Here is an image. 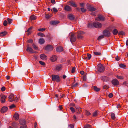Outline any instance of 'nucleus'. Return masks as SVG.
<instances>
[{"mask_svg":"<svg viewBox=\"0 0 128 128\" xmlns=\"http://www.w3.org/2000/svg\"><path fill=\"white\" fill-rule=\"evenodd\" d=\"M104 18L102 15H99L97 17L96 19V20L98 21H104Z\"/></svg>","mask_w":128,"mask_h":128,"instance_id":"12","label":"nucleus"},{"mask_svg":"<svg viewBox=\"0 0 128 128\" xmlns=\"http://www.w3.org/2000/svg\"><path fill=\"white\" fill-rule=\"evenodd\" d=\"M94 90L96 92H99L100 91V89L98 88L96 86H94Z\"/></svg>","mask_w":128,"mask_h":128,"instance_id":"32","label":"nucleus"},{"mask_svg":"<svg viewBox=\"0 0 128 128\" xmlns=\"http://www.w3.org/2000/svg\"><path fill=\"white\" fill-rule=\"evenodd\" d=\"M8 98L9 99V101L10 102H12L14 100L17 101L18 100V98L17 97H16V98H15L14 95L12 94H11L9 96Z\"/></svg>","mask_w":128,"mask_h":128,"instance_id":"2","label":"nucleus"},{"mask_svg":"<svg viewBox=\"0 0 128 128\" xmlns=\"http://www.w3.org/2000/svg\"><path fill=\"white\" fill-rule=\"evenodd\" d=\"M76 108V113L77 114H80L82 112V110H80V108L78 106H76L75 107Z\"/></svg>","mask_w":128,"mask_h":128,"instance_id":"15","label":"nucleus"},{"mask_svg":"<svg viewBox=\"0 0 128 128\" xmlns=\"http://www.w3.org/2000/svg\"><path fill=\"white\" fill-rule=\"evenodd\" d=\"M68 18L70 20H74V15L72 14H70L68 15Z\"/></svg>","mask_w":128,"mask_h":128,"instance_id":"27","label":"nucleus"},{"mask_svg":"<svg viewBox=\"0 0 128 128\" xmlns=\"http://www.w3.org/2000/svg\"><path fill=\"white\" fill-rule=\"evenodd\" d=\"M118 34L119 35L124 36L125 35L124 32L123 31H121L118 33Z\"/></svg>","mask_w":128,"mask_h":128,"instance_id":"40","label":"nucleus"},{"mask_svg":"<svg viewBox=\"0 0 128 128\" xmlns=\"http://www.w3.org/2000/svg\"><path fill=\"white\" fill-rule=\"evenodd\" d=\"M76 72V68H75L73 67L72 68V73L75 72Z\"/></svg>","mask_w":128,"mask_h":128,"instance_id":"53","label":"nucleus"},{"mask_svg":"<svg viewBox=\"0 0 128 128\" xmlns=\"http://www.w3.org/2000/svg\"><path fill=\"white\" fill-rule=\"evenodd\" d=\"M94 55L95 56H99L101 55V53L97 52H94Z\"/></svg>","mask_w":128,"mask_h":128,"instance_id":"37","label":"nucleus"},{"mask_svg":"<svg viewBox=\"0 0 128 128\" xmlns=\"http://www.w3.org/2000/svg\"><path fill=\"white\" fill-rule=\"evenodd\" d=\"M70 110L71 111L72 113L75 112V109L73 107H71L70 108Z\"/></svg>","mask_w":128,"mask_h":128,"instance_id":"49","label":"nucleus"},{"mask_svg":"<svg viewBox=\"0 0 128 128\" xmlns=\"http://www.w3.org/2000/svg\"><path fill=\"white\" fill-rule=\"evenodd\" d=\"M71 36L70 38V41L72 43L74 42L76 40V37L73 33L70 34Z\"/></svg>","mask_w":128,"mask_h":128,"instance_id":"4","label":"nucleus"},{"mask_svg":"<svg viewBox=\"0 0 128 128\" xmlns=\"http://www.w3.org/2000/svg\"><path fill=\"white\" fill-rule=\"evenodd\" d=\"M46 30L45 28H41L38 29V31L40 32H43Z\"/></svg>","mask_w":128,"mask_h":128,"instance_id":"48","label":"nucleus"},{"mask_svg":"<svg viewBox=\"0 0 128 128\" xmlns=\"http://www.w3.org/2000/svg\"><path fill=\"white\" fill-rule=\"evenodd\" d=\"M16 107L15 105L14 104H12L10 106V109H12L13 108H15Z\"/></svg>","mask_w":128,"mask_h":128,"instance_id":"46","label":"nucleus"},{"mask_svg":"<svg viewBox=\"0 0 128 128\" xmlns=\"http://www.w3.org/2000/svg\"><path fill=\"white\" fill-rule=\"evenodd\" d=\"M81 10L82 12H85L86 11V10L83 8H81Z\"/></svg>","mask_w":128,"mask_h":128,"instance_id":"54","label":"nucleus"},{"mask_svg":"<svg viewBox=\"0 0 128 128\" xmlns=\"http://www.w3.org/2000/svg\"><path fill=\"white\" fill-rule=\"evenodd\" d=\"M91 14L93 16H95L96 15V13L95 12H92L91 13Z\"/></svg>","mask_w":128,"mask_h":128,"instance_id":"59","label":"nucleus"},{"mask_svg":"<svg viewBox=\"0 0 128 128\" xmlns=\"http://www.w3.org/2000/svg\"><path fill=\"white\" fill-rule=\"evenodd\" d=\"M82 58L86 61L90 60L92 56H82Z\"/></svg>","mask_w":128,"mask_h":128,"instance_id":"26","label":"nucleus"},{"mask_svg":"<svg viewBox=\"0 0 128 128\" xmlns=\"http://www.w3.org/2000/svg\"><path fill=\"white\" fill-rule=\"evenodd\" d=\"M88 8L91 12H93L96 10V9L94 7H92L91 6L88 4H87Z\"/></svg>","mask_w":128,"mask_h":128,"instance_id":"11","label":"nucleus"},{"mask_svg":"<svg viewBox=\"0 0 128 128\" xmlns=\"http://www.w3.org/2000/svg\"><path fill=\"white\" fill-rule=\"evenodd\" d=\"M44 49L45 50H48V45H46V47L44 48Z\"/></svg>","mask_w":128,"mask_h":128,"instance_id":"62","label":"nucleus"},{"mask_svg":"<svg viewBox=\"0 0 128 128\" xmlns=\"http://www.w3.org/2000/svg\"><path fill=\"white\" fill-rule=\"evenodd\" d=\"M17 124L15 122H13L12 124V126L14 128H16V127Z\"/></svg>","mask_w":128,"mask_h":128,"instance_id":"45","label":"nucleus"},{"mask_svg":"<svg viewBox=\"0 0 128 128\" xmlns=\"http://www.w3.org/2000/svg\"><path fill=\"white\" fill-rule=\"evenodd\" d=\"M40 58L41 59L45 60L47 59V56H40Z\"/></svg>","mask_w":128,"mask_h":128,"instance_id":"44","label":"nucleus"},{"mask_svg":"<svg viewBox=\"0 0 128 128\" xmlns=\"http://www.w3.org/2000/svg\"><path fill=\"white\" fill-rule=\"evenodd\" d=\"M13 118L16 120H18L19 118V116L18 113H16L13 116Z\"/></svg>","mask_w":128,"mask_h":128,"instance_id":"16","label":"nucleus"},{"mask_svg":"<svg viewBox=\"0 0 128 128\" xmlns=\"http://www.w3.org/2000/svg\"><path fill=\"white\" fill-rule=\"evenodd\" d=\"M103 34L104 37H109L110 36V32L108 30H105L103 32Z\"/></svg>","mask_w":128,"mask_h":128,"instance_id":"5","label":"nucleus"},{"mask_svg":"<svg viewBox=\"0 0 128 128\" xmlns=\"http://www.w3.org/2000/svg\"><path fill=\"white\" fill-rule=\"evenodd\" d=\"M112 32L114 35H116L118 33V32L117 30L114 29L113 30Z\"/></svg>","mask_w":128,"mask_h":128,"instance_id":"29","label":"nucleus"},{"mask_svg":"<svg viewBox=\"0 0 128 128\" xmlns=\"http://www.w3.org/2000/svg\"><path fill=\"white\" fill-rule=\"evenodd\" d=\"M83 80L84 81H86V75H84L83 77Z\"/></svg>","mask_w":128,"mask_h":128,"instance_id":"51","label":"nucleus"},{"mask_svg":"<svg viewBox=\"0 0 128 128\" xmlns=\"http://www.w3.org/2000/svg\"><path fill=\"white\" fill-rule=\"evenodd\" d=\"M64 10L67 12H70L72 10V9L70 6H66L64 8Z\"/></svg>","mask_w":128,"mask_h":128,"instance_id":"20","label":"nucleus"},{"mask_svg":"<svg viewBox=\"0 0 128 128\" xmlns=\"http://www.w3.org/2000/svg\"><path fill=\"white\" fill-rule=\"evenodd\" d=\"M20 128H28L27 126H21Z\"/></svg>","mask_w":128,"mask_h":128,"instance_id":"64","label":"nucleus"},{"mask_svg":"<svg viewBox=\"0 0 128 128\" xmlns=\"http://www.w3.org/2000/svg\"><path fill=\"white\" fill-rule=\"evenodd\" d=\"M104 38V35L100 36H99L98 37V40L99 41L100 40Z\"/></svg>","mask_w":128,"mask_h":128,"instance_id":"39","label":"nucleus"},{"mask_svg":"<svg viewBox=\"0 0 128 128\" xmlns=\"http://www.w3.org/2000/svg\"><path fill=\"white\" fill-rule=\"evenodd\" d=\"M27 42L28 43H32L33 42V40L32 39H30L27 40Z\"/></svg>","mask_w":128,"mask_h":128,"instance_id":"47","label":"nucleus"},{"mask_svg":"<svg viewBox=\"0 0 128 128\" xmlns=\"http://www.w3.org/2000/svg\"><path fill=\"white\" fill-rule=\"evenodd\" d=\"M20 124L23 126H27L26 125V121L24 120H21L20 121Z\"/></svg>","mask_w":128,"mask_h":128,"instance_id":"18","label":"nucleus"},{"mask_svg":"<svg viewBox=\"0 0 128 128\" xmlns=\"http://www.w3.org/2000/svg\"><path fill=\"white\" fill-rule=\"evenodd\" d=\"M39 43L41 44H44L45 42V40L42 38H40L39 40Z\"/></svg>","mask_w":128,"mask_h":128,"instance_id":"25","label":"nucleus"},{"mask_svg":"<svg viewBox=\"0 0 128 128\" xmlns=\"http://www.w3.org/2000/svg\"><path fill=\"white\" fill-rule=\"evenodd\" d=\"M58 23V22L56 21H52L50 22V24L52 25H56Z\"/></svg>","mask_w":128,"mask_h":128,"instance_id":"28","label":"nucleus"},{"mask_svg":"<svg viewBox=\"0 0 128 128\" xmlns=\"http://www.w3.org/2000/svg\"><path fill=\"white\" fill-rule=\"evenodd\" d=\"M69 5L71 6L74 8L77 6V5L75 3L72 1H70L69 2Z\"/></svg>","mask_w":128,"mask_h":128,"instance_id":"19","label":"nucleus"},{"mask_svg":"<svg viewBox=\"0 0 128 128\" xmlns=\"http://www.w3.org/2000/svg\"><path fill=\"white\" fill-rule=\"evenodd\" d=\"M6 96L3 95L1 98V102L2 103H4L6 102L5 99L7 98Z\"/></svg>","mask_w":128,"mask_h":128,"instance_id":"14","label":"nucleus"},{"mask_svg":"<svg viewBox=\"0 0 128 128\" xmlns=\"http://www.w3.org/2000/svg\"><path fill=\"white\" fill-rule=\"evenodd\" d=\"M119 66L120 68H125L126 67V65H124L123 64H120L119 65Z\"/></svg>","mask_w":128,"mask_h":128,"instance_id":"42","label":"nucleus"},{"mask_svg":"<svg viewBox=\"0 0 128 128\" xmlns=\"http://www.w3.org/2000/svg\"><path fill=\"white\" fill-rule=\"evenodd\" d=\"M54 47L52 46L48 45V52L52 50Z\"/></svg>","mask_w":128,"mask_h":128,"instance_id":"31","label":"nucleus"},{"mask_svg":"<svg viewBox=\"0 0 128 128\" xmlns=\"http://www.w3.org/2000/svg\"><path fill=\"white\" fill-rule=\"evenodd\" d=\"M39 62L42 66H44L45 65V63L44 62L41 61H39Z\"/></svg>","mask_w":128,"mask_h":128,"instance_id":"50","label":"nucleus"},{"mask_svg":"<svg viewBox=\"0 0 128 128\" xmlns=\"http://www.w3.org/2000/svg\"><path fill=\"white\" fill-rule=\"evenodd\" d=\"M26 51L27 52H29L31 54L35 53L36 52L34 51L32 48L30 47H28L26 49Z\"/></svg>","mask_w":128,"mask_h":128,"instance_id":"10","label":"nucleus"},{"mask_svg":"<svg viewBox=\"0 0 128 128\" xmlns=\"http://www.w3.org/2000/svg\"><path fill=\"white\" fill-rule=\"evenodd\" d=\"M117 78L120 80H123V78L122 76H117Z\"/></svg>","mask_w":128,"mask_h":128,"instance_id":"61","label":"nucleus"},{"mask_svg":"<svg viewBox=\"0 0 128 128\" xmlns=\"http://www.w3.org/2000/svg\"><path fill=\"white\" fill-rule=\"evenodd\" d=\"M8 34L7 32L4 31L0 33V36L1 37H3L6 35Z\"/></svg>","mask_w":128,"mask_h":128,"instance_id":"22","label":"nucleus"},{"mask_svg":"<svg viewBox=\"0 0 128 128\" xmlns=\"http://www.w3.org/2000/svg\"><path fill=\"white\" fill-rule=\"evenodd\" d=\"M52 80L53 81H56L57 82H60L59 76L57 75H52Z\"/></svg>","mask_w":128,"mask_h":128,"instance_id":"3","label":"nucleus"},{"mask_svg":"<svg viewBox=\"0 0 128 128\" xmlns=\"http://www.w3.org/2000/svg\"><path fill=\"white\" fill-rule=\"evenodd\" d=\"M6 90V88L5 87L3 86L1 90L2 92H4L5 90Z\"/></svg>","mask_w":128,"mask_h":128,"instance_id":"58","label":"nucleus"},{"mask_svg":"<svg viewBox=\"0 0 128 128\" xmlns=\"http://www.w3.org/2000/svg\"><path fill=\"white\" fill-rule=\"evenodd\" d=\"M53 10L54 12H56L58 11L57 9L56 8H53Z\"/></svg>","mask_w":128,"mask_h":128,"instance_id":"56","label":"nucleus"},{"mask_svg":"<svg viewBox=\"0 0 128 128\" xmlns=\"http://www.w3.org/2000/svg\"><path fill=\"white\" fill-rule=\"evenodd\" d=\"M8 24V22L7 20H5L4 21L3 23V25L4 26H6Z\"/></svg>","mask_w":128,"mask_h":128,"instance_id":"43","label":"nucleus"},{"mask_svg":"<svg viewBox=\"0 0 128 128\" xmlns=\"http://www.w3.org/2000/svg\"><path fill=\"white\" fill-rule=\"evenodd\" d=\"M32 46L34 50H38V48L36 45L34 44H32Z\"/></svg>","mask_w":128,"mask_h":128,"instance_id":"30","label":"nucleus"},{"mask_svg":"<svg viewBox=\"0 0 128 128\" xmlns=\"http://www.w3.org/2000/svg\"><path fill=\"white\" fill-rule=\"evenodd\" d=\"M92 126L89 124H86L84 126V128H91Z\"/></svg>","mask_w":128,"mask_h":128,"instance_id":"33","label":"nucleus"},{"mask_svg":"<svg viewBox=\"0 0 128 128\" xmlns=\"http://www.w3.org/2000/svg\"><path fill=\"white\" fill-rule=\"evenodd\" d=\"M113 94L112 93H110L109 94L108 97L110 98H111L113 97Z\"/></svg>","mask_w":128,"mask_h":128,"instance_id":"60","label":"nucleus"},{"mask_svg":"<svg viewBox=\"0 0 128 128\" xmlns=\"http://www.w3.org/2000/svg\"><path fill=\"white\" fill-rule=\"evenodd\" d=\"M38 35L39 36L44 37L45 35L44 34L41 32H39L38 34Z\"/></svg>","mask_w":128,"mask_h":128,"instance_id":"34","label":"nucleus"},{"mask_svg":"<svg viewBox=\"0 0 128 128\" xmlns=\"http://www.w3.org/2000/svg\"><path fill=\"white\" fill-rule=\"evenodd\" d=\"M78 34L77 37L78 39H82L83 37V35L84 34V32H83L80 31L78 32Z\"/></svg>","mask_w":128,"mask_h":128,"instance_id":"8","label":"nucleus"},{"mask_svg":"<svg viewBox=\"0 0 128 128\" xmlns=\"http://www.w3.org/2000/svg\"><path fill=\"white\" fill-rule=\"evenodd\" d=\"M7 20L8 22V24H10L12 23L13 21L12 19L8 18L7 19Z\"/></svg>","mask_w":128,"mask_h":128,"instance_id":"38","label":"nucleus"},{"mask_svg":"<svg viewBox=\"0 0 128 128\" xmlns=\"http://www.w3.org/2000/svg\"><path fill=\"white\" fill-rule=\"evenodd\" d=\"M57 56H52V57L50 58V60L52 62H54L56 61L57 60Z\"/></svg>","mask_w":128,"mask_h":128,"instance_id":"23","label":"nucleus"},{"mask_svg":"<svg viewBox=\"0 0 128 128\" xmlns=\"http://www.w3.org/2000/svg\"><path fill=\"white\" fill-rule=\"evenodd\" d=\"M108 87L106 85H105L104 86L103 88L104 89L107 90L108 88Z\"/></svg>","mask_w":128,"mask_h":128,"instance_id":"57","label":"nucleus"},{"mask_svg":"<svg viewBox=\"0 0 128 128\" xmlns=\"http://www.w3.org/2000/svg\"><path fill=\"white\" fill-rule=\"evenodd\" d=\"M116 60L117 61L120 60V56H116V57L115 58Z\"/></svg>","mask_w":128,"mask_h":128,"instance_id":"55","label":"nucleus"},{"mask_svg":"<svg viewBox=\"0 0 128 128\" xmlns=\"http://www.w3.org/2000/svg\"><path fill=\"white\" fill-rule=\"evenodd\" d=\"M32 28H33L32 26H31L29 28H28V29L27 31V32H31V30H32Z\"/></svg>","mask_w":128,"mask_h":128,"instance_id":"52","label":"nucleus"},{"mask_svg":"<svg viewBox=\"0 0 128 128\" xmlns=\"http://www.w3.org/2000/svg\"><path fill=\"white\" fill-rule=\"evenodd\" d=\"M91 114L90 113V112L88 111H86V114L87 116H88L90 115Z\"/></svg>","mask_w":128,"mask_h":128,"instance_id":"63","label":"nucleus"},{"mask_svg":"<svg viewBox=\"0 0 128 128\" xmlns=\"http://www.w3.org/2000/svg\"><path fill=\"white\" fill-rule=\"evenodd\" d=\"M98 112L97 111L94 112L93 114V116L94 117H96L98 115Z\"/></svg>","mask_w":128,"mask_h":128,"instance_id":"41","label":"nucleus"},{"mask_svg":"<svg viewBox=\"0 0 128 128\" xmlns=\"http://www.w3.org/2000/svg\"><path fill=\"white\" fill-rule=\"evenodd\" d=\"M101 78L102 80L104 82H107L108 81H109L110 80V78L108 77L104 76H102Z\"/></svg>","mask_w":128,"mask_h":128,"instance_id":"13","label":"nucleus"},{"mask_svg":"<svg viewBox=\"0 0 128 128\" xmlns=\"http://www.w3.org/2000/svg\"><path fill=\"white\" fill-rule=\"evenodd\" d=\"M93 26L96 28H102V25L99 22H95L93 23Z\"/></svg>","mask_w":128,"mask_h":128,"instance_id":"7","label":"nucleus"},{"mask_svg":"<svg viewBox=\"0 0 128 128\" xmlns=\"http://www.w3.org/2000/svg\"><path fill=\"white\" fill-rule=\"evenodd\" d=\"M98 70L100 72H103L105 70L104 66L102 64H100L98 65Z\"/></svg>","mask_w":128,"mask_h":128,"instance_id":"1","label":"nucleus"},{"mask_svg":"<svg viewBox=\"0 0 128 128\" xmlns=\"http://www.w3.org/2000/svg\"><path fill=\"white\" fill-rule=\"evenodd\" d=\"M112 83L113 85L114 86H117L119 84V82L118 80L116 79L112 80Z\"/></svg>","mask_w":128,"mask_h":128,"instance_id":"9","label":"nucleus"},{"mask_svg":"<svg viewBox=\"0 0 128 128\" xmlns=\"http://www.w3.org/2000/svg\"><path fill=\"white\" fill-rule=\"evenodd\" d=\"M64 50V48H63L62 46H59L57 47L56 49V51L59 52H60Z\"/></svg>","mask_w":128,"mask_h":128,"instance_id":"17","label":"nucleus"},{"mask_svg":"<svg viewBox=\"0 0 128 128\" xmlns=\"http://www.w3.org/2000/svg\"><path fill=\"white\" fill-rule=\"evenodd\" d=\"M8 110V108L7 107L5 106H4L1 109L0 112L2 114H3L6 112Z\"/></svg>","mask_w":128,"mask_h":128,"instance_id":"6","label":"nucleus"},{"mask_svg":"<svg viewBox=\"0 0 128 128\" xmlns=\"http://www.w3.org/2000/svg\"><path fill=\"white\" fill-rule=\"evenodd\" d=\"M111 118L113 120H114L116 118V116L114 114V113H112L111 116Z\"/></svg>","mask_w":128,"mask_h":128,"instance_id":"35","label":"nucleus"},{"mask_svg":"<svg viewBox=\"0 0 128 128\" xmlns=\"http://www.w3.org/2000/svg\"><path fill=\"white\" fill-rule=\"evenodd\" d=\"M94 26H93V24H92L91 23H89L88 25V27L90 28H92Z\"/></svg>","mask_w":128,"mask_h":128,"instance_id":"36","label":"nucleus"},{"mask_svg":"<svg viewBox=\"0 0 128 128\" xmlns=\"http://www.w3.org/2000/svg\"><path fill=\"white\" fill-rule=\"evenodd\" d=\"M62 64H59L56 66V70L58 71L62 69Z\"/></svg>","mask_w":128,"mask_h":128,"instance_id":"21","label":"nucleus"},{"mask_svg":"<svg viewBox=\"0 0 128 128\" xmlns=\"http://www.w3.org/2000/svg\"><path fill=\"white\" fill-rule=\"evenodd\" d=\"M36 18H37L36 16L32 15L30 16V20L31 21L34 20H36Z\"/></svg>","mask_w":128,"mask_h":128,"instance_id":"24","label":"nucleus"}]
</instances>
